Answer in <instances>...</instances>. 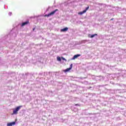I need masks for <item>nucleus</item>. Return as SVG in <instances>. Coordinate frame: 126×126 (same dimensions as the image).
<instances>
[{"instance_id": "obj_25", "label": "nucleus", "mask_w": 126, "mask_h": 126, "mask_svg": "<svg viewBox=\"0 0 126 126\" xmlns=\"http://www.w3.org/2000/svg\"><path fill=\"white\" fill-rule=\"evenodd\" d=\"M69 3H70L68 2V1H67V2H65V3H64V5H66V6H67L69 5Z\"/></svg>"}, {"instance_id": "obj_1", "label": "nucleus", "mask_w": 126, "mask_h": 126, "mask_svg": "<svg viewBox=\"0 0 126 126\" xmlns=\"http://www.w3.org/2000/svg\"><path fill=\"white\" fill-rule=\"evenodd\" d=\"M17 32L16 31V32H15L14 29H13L7 35H5L2 38V40H4L6 42H8V43H11V38L16 37L17 36Z\"/></svg>"}, {"instance_id": "obj_7", "label": "nucleus", "mask_w": 126, "mask_h": 126, "mask_svg": "<svg viewBox=\"0 0 126 126\" xmlns=\"http://www.w3.org/2000/svg\"><path fill=\"white\" fill-rule=\"evenodd\" d=\"M73 65V64L72 63H71L70 65V66L69 68H67L66 69H64L63 70V72H65V73L66 72H68V71H69V70L72 69Z\"/></svg>"}, {"instance_id": "obj_29", "label": "nucleus", "mask_w": 126, "mask_h": 126, "mask_svg": "<svg viewBox=\"0 0 126 126\" xmlns=\"http://www.w3.org/2000/svg\"><path fill=\"white\" fill-rule=\"evenodd\" d=\"M87 41L86 40H82L81 43H86Z\"/></svg>"}, {"instance_id": "obj_9", "label": "nucleus", "mask_w": 126, "mask_h": 126, "mask_svg": "<svg viewBox=\"0 0 126 126\" xmlns=\"http://www.w3.org/2000/svg\"><path fill=\"white\" fill-rule=\"evenodd\" d=\"M28 24H29V21H26L22 23L21 24V27H24V26H25V25H28Z\"/></svg>"}, {"instance_id": "obj_3", "label": "nucleus", "mask_w": 126, "mask_h": 126, "mask_svg": "<svg viewBox=\"0 0 126 126\" xmlns=\"http://www.w3.org/2000/svg\"><path fill=\"white\" fill-rule=\"evenodd\" d=\"M92 78L93 79H95V80H99L100 81H103L105 79V77H102L101 76H94L92 75Z\"/></svg>"}, {"instance_id": "obj_15", "label": "nucleus", "mask_w": 126, "mask_h": 126, "mask_svg": "<svg viewBox=\"0 0 126 126\" xmlns=\"http://www.w3.org/2000/svg\"><path fill=\"white\" fill-rule=\"evenodd\" d=\"M58 89H62L63 88V85L62 84V82H59V83L58 84Z\"/></svg>"}, {"instance_id": "obj_43", "label": "nucleus", "mask_w": 126, "mask_h": 126, "mask_svg": "<svg viewBox=\"0 0 126 126\" xmlns=\"http://www.w3.org/2000/svg\"><path fill=\"white\" fill-rule=\"evenodd\" d=\"M103 89H105V88H103Z\"/></svg>"}, {"instance_id": "obj_35", "label": "nucleus", "mask_w": 126, "mask_h": 126, "mask_svg": "<svg viewBox=\"0 0 126 126\" xmlns=\"http://www.w3.org/2000/svg\"><path fill=\"white\" fill-rule=\"evenodd\" d=\"M114 18H112V19L110 20V21H112L114 20Z\"/></svg>"}, {"instance_id": "obj_11", "label": "nucleus", "mask_w": 126, "mask_h": 126, "mask_svg": "<svg viewBox=\"0 0 126 126\" xmlns=\"http://www.w3.org/2000/svg\"><path fill=\"white\" fill-rule=\"evenodd\" d=\"M49 75L50 77L52 76V72H44V76H47Z\"/></svg>"}, {"instance_id": "obj_6", "label": "nucleus", "mask_w": 126, "mask_h": 126, "mask_svg": "<svg viewBox=\"0 0 126 126\" xmlns=\"http://www.w3.org/2000/svg\"><path fill=\"white\" fill-rule=\"evenodd\" d=\"M16 122H17V119H16L14 122L8 123L7 124V126H15L16 125Z\"/></svg>"}, {"instance_id": "obj_21", "label": "nucleus", "mask_w": 126, "mask_h": 126, "mask_svg": "<svg viewBox=\"0 0 126 126\" xmlns=\"http://www.w3.org/2000/svg\"><path fill=\"white\" fill-rule=\"evenodd\" d=\"M48 94H49V96H53V91H49Z\"/></svg>"}, {"instance_id": "obj_33", "label": "nucleus", "mask_w": 126, "mask_h": 126, "mask_svg": "<svg viewBox=\"0 0 126 126\" xmlns=\"http://www.w3.org/2000/svg\"><path fill=\"white\" fill-rule=\"evenodd\" d=\"M35 28H33L32 29V31H35Z\"/></svg>"}, {"instance_id": "obj_12", "label": "nucleus", "mask_w": 126, "mask_h": 126, "mask_svg": "<svg viewBox=\"0 0 126 126\" xmlns=\"http://www.w3.org/2000/svg\"><path fill=\"white\" fill-rule=\"evenodd\" d=\"M95 36H98V34L95 33L93 34H89L88 37L89 38H94V37H95Z\"/></svg>"}, {"instance_id": "obj_27", "label": "nucleus", "mask_w": 126, "mask_h": 126, "mask_svg": "<svg viewBox=\"0 0 126 126\" xmlns=\"http://www.w3.org/2000/svg\"><path fill=\"white\" fill-rule=\"evenodd\" d=\"M86 78H87V77H80V79H86Z\"/></svg>"}, {"instance_id": "obj_26", "label": "nucleus", "mask_w": 126, "mask_h": 126, "mask_svg": "<svg viewBox=\"0 0 126 126\" xmlns=\"http://www.w3.org/2000/svg\"><path fill=\"white\" fill-rule=\"evenodd\" d=\"M61 60H62L63 61H65V62L67 61L66 59H65V58H63V57H61Z\"/></svg>"}, {"instance_id": "obj_22", "label": "nucleus", "mask_w": 126, "mask_h": 126, "mask_svg": "<svg viewBox=\"0 0 126 126\" xmlns=\"http://www.w3.org/2000/svg\"><path fill=\"white\" fill-rule=\"evenodd\" d=\"M89 9V6H88L85 8V9L84 10V11L86 13V11Z\"/></svg>"}, {"instance_id": "obj_40", "label": "nucleus", "mask_w": 126, "mask_h": 126, "mask_svg": "<svg viewBox=\"0 0 126 126\" xmlns=\"http://www.w3.org/2000/svg\"><path fill=\"white\" fill-rule=\"evenodd\" d=\"M88 94H89V95H91V94H90V93H89Z\"/></svg>"}, {"instance_id": "obj_23", "label": "nucleus", "mask_w": 126, "mask_h": 126, "mask_svg": "<svg viewBox=\"0 0 126 126\" xmlns=\"http://www.w3.org/2000/svg\"><path fill=\"white\" fill-rule=\"evenodd\" d=\"M39 75L42 76L43 75V76H45V72H40L39 73Z\"/></svg>"}, {"instance_id": "obj_24", "label": "nucleus", "mask_w": 126, "mask_h": 126, "mask_svg": "<svg viewBox=\"0 0 126 126\" xmlns=\"http://www.w3.org/2000/svg\"><path fill=\"white\" fill-rule=\"evenodd\" d=\"M71 101H72V102H75V101H76V97H72Z\"/></svg>"}, {"instance_id": "obj_38", "label": "nucleus", "mask_w": 126, "mask_h": 126, "mask_svg": "<svg viewBox=\"0 0 126 126\" xmlns=\"http://www.w3.org/2000/svg\"><path fill=\"white\" fill-rule=\"evenodd\" d=\"M100 68V70H101V69H102V68H101V67H99Z\"/></svg>"}, {"instance_id": "obj_32", "label": "nucleus", "mask_w": 126, "mask_h": 126, "mask_svg": "<svg viewBox=\"0 0 126 126\" xmlns=\"http://www.w3.org/2000/svg\"><path fill=\"white\" fill-rule=\"evenodd\" d=\"M84 83H86V84H88V82L85 81Z\"/></svg>"}, {"instance_id": "obj_44", "label": "nucleus", "mask_w": 126, "mask_h": 126, "mask_svg": "<svg viewBox=\"0 0 126 126\" xmlns=\"http://www.w3.org/2000/svg\"><path fill=\"white\" fill-rule=\"evenodd\" d=\"M95 83V82H94V83Z\"/></svg>"}, {"instance_id": "obj_18", "label": "nucleus", "mask_w": 126, "mask_h": 126, "mask_svg": "<svg viewBox=\"0 0 126 126\" xmlns=\"http://www.w3.org/2000/svg\"><path fill=\"white\" fill-rule=\"evenodd\" d=\"M84 13H86L84 11V10L82 11L79 12L78 14L79 15H82V14H84Z\"/></svg>"}, {"instance_id": "obj_30", "label": "nucleus", "mask_w": 126, "mask_h": 126, "mask_svg": "<svg viewBox=\"0 0 126 126\" xmlns=\"http://www.w3.org/2000/svg\"><path fill=\"white\" fill-rule=\"evenodd\" d=\"M49 9H50V6H49V7L46 9V12H47V11H49Z\"/></svg>"}, {"instance_id": "obj_10", "label": "nucleus", "mask_w": 126, "mask_h": 126, "mask_svg": "<svg viewBox=\"0 0 126 126\" xmlns=\"http://www.w3.org/2000/svg\"><path fill=\"white\" fill-rule=\"evenodd\" d=\"M116 79L118 81H122V80L124 79V75H120V76H117Z\"/></svg>"}, {"instance_id": "obj_17", "label": "nucleus", "mask_w": 126, "mask_h": 126, "mask_svg": "<svg viewBox=\"0 0 126 126\" xmlns=\"http://www.w3.org/2000/svg\"><path fill=\"white\" fill-rule=\"evenodd\" d=\"M9 74H10L12 76H15L16 73L15 72H11L9 73Z\"/></svg>"}, {"instance_id": "obj_31", "label": "nucleus", "mask_w": 126, "mask_h": 126, "mask_svg": "<svg viewBox=\"0 0 126 126\" xmlns=\"http://www.w3.org/2000/svg\"><path fill=\"white\" fill-rule=\"evenodd\" d=\"M12 14V13L9 12L8 13V15H9V16H11V15Z\"/></svg>"}, {"instance_id": "obj_13", "label": "nucleus", "mask_w": 126, "mask_h": 126, "mask_svg": "<svg viewBox=\"0 0 126 126\" xmlns=\"http://www.w3.org/2000/svg\"><path fill=\"white\" fill-rule=\"evenodd\" d=\"M20 76L21 77V78H23V79L25 80V79H27L28 78H26V75H25V74H20Z\"/></svg>"}, {"instance_id": "obj_37", "label": "nucleus", "mask_w": 126, "mask_h": 126, "mask_svg": "<svg viewBox=\"0 0 126 126\" xmlns=\"http://www.w3.org/2000/svg\"><path fill=\"white\" fill-rule=\"evenodd\" d=\"M31 45H32V46H34V43H32Z\"/></svg>"}, {"instance_id": "obj_16", "label": "nucleus", "mask_w": 126, "mask_h": 126, "mask_svg": "<svg viewBox=\"0 0 126 126\" xmlns=\"http://www.w3.org/2000/svg\"><path fill=\"white\" fill-rule=\"evenodd\" d=\"M111 69H112V70H113V71H116L117 69H118V68H116L115 66H111L110 67Z\"/></svg>"}, {"instance_id": "obj_4", "label": "nucleus", "mask_w": 126, "mask_h": 126, "mask_svg": "<svg viewBox=\"0 0 126 126\" xmlns=\"http://www.w3.org/2000/svg\"><path fill=\"white\" fill-rule=\"evenodd\" d=\"M22 108V105L17 106L15 109L13 110V113L12 115H17L18 114V112L19 110Z\"/></svg>"}, {"instance_id": "obj_36", "label": "nucleus", "mask_w": 126, "mask_h": 126, "mask_svg": "<svg viewBox=\"0 0 126 126\" xmlns=\"http://www.w3.org/2000/svg\"><path fill=\"white\" fill-rule=\"evenodd\" d=\"M98 5H102V4H101V3H98Z\"/></svg>"}, {"instance_id": "obj_5", "label": "nucleus", "mask_w": 126, "mask_h": 126, "mask_svg": "<svg viewBox=\"0 0 126 126\" xmlns=\"http://www.w3.org/2000/svg\"><path fill=\"white\" fill-rule=\"evenodd\" d=\"M59 9H56L53 11H52L51 12L47 14H45L44 15V17H50V16H52V15H54V14H55L56 13V12H57V11H58Z\"/></svg>"}, {"instance_id": "obj_34", "label": "nucleus", "mask_w": 126, "mask_h": 126, "mask_svg": "<svg viewBox=\"0 0 126 126\" xmlns=\"http://www.w3.org/2000/svg\"><path fill=\"white\" fill-rule=\"evenodd\" d=\"M75 106H79V105L78 104H75Z\"/></svg>"}, {"instance_id": "obj_28", "label": "nucleus", "mask_w": 126, "mask_h": 126, "mask_svg": "<svg viewBox=\"0 0 126 126\" xmlns=\"http://www.w3.org/2000/svg\"><path fill=\"white\" fill-rule=\"evenodd\" d=\"M77 1L76 0H73L72 1L70 2V3H71V4H73V3H74V2H76Z\"/></svg>"}, {"instance_id": "obj_19", "label": "nucleus", "mask_w": 126, "mask_h": 126, "mask_svg": "<svg viewBox=\"0 0 126 126\" xmlns=\"http://www.w3.org/2000/svg\"><path fill=\"white\" fill-rule=\"evenodd\" d=\"M108 91L111 93L112 94H115V90H108Z\"/></svg>"}, {"instance_id": "obj_41", "label": "nucleus", "mask_w": 126, "mask_h": 126, "mask_svg": "<svg viewBox=\"0 0 126 126\" xmlns=\"http://www.w3.org/2000/svg\"><path fill=\"white\" fill-rule=\"evenodd\" d=\"M38 45L40 46V44H37V45H36V46H38Z\"/></svg>"}, {"instance_id": "obj_2", "label": "nucleus", "mask_w": 126, "mask_h": 126, "mask_svg": "<svg viewBox=\"0 0 126 126\" xmlns=\"http://www.w3.org/2000/svg\"><path fill=\"white\" fill-rule=\"evenodd\" d=\"M25 75L26 76V78H29V79H31V81H33V80L35 79V77H34V74L25 73Z\"/></svg>"}, {"instance_id": "obj_20", "label": "nucleus", "mask_w": 126, "mask_h": 126, "mask_svg": "<svg viewBox=\"0 0 126 126\" xmlns=\"http://www.w3.org/2000/svg\"><path fill=\"white\" fill-rule=\"evenodd\" d=\"M57 60L58 62H62V57H60L59 56H58L57 57Z\"/></svg>"}, {"instance_id": "obj_8", "label": "nucleus", "mask_w": 126, "mask_h": 126, "mask_svg": "<svg viewBox=\"0 0 126 126\" xmlns=\"http://www.w3.org/2000/svg\"><path fill=\"white\" fill-rule=\"evenodd\" d=\"M81 56V54H76L73 56V57L70 59L71 61H74V60L77 59V58H79V57H80Z\"/></svg>"}, {"instance_id": "obj_39", "label": "nucleus", "mask_w": 126, "mask_h": 126, "mask_svg": "<svg viewBox=\"0 0 126 126\" xmlns=\"http://www.w3.org/2000/svg\"><path fill=\"white\" fill-rule=\"evenodd\" d=\"M91 88H92V87H89V89H91Z\"/></svg>"}, {"instance_id": "obj_42", "label": "nucleus", "mask_w": 126, "mask_h": 126, "mask_svg": "<svg viewBox=\"0 0 126 126\" xmlns=\"http://www.w3.org/2000/svg\"><path fill=\"white\" fill-rule=\"evenodd\" d=\"M4 8H5V5L4 6Z\"/></svg>"}, {"instance_id": "obj_14", "label": "nucleus", "mask_w": 126, "mask_h": 126, "mask_svg": "<svg viewBox=\"0 0 126 126\" xmlns=\"http://www.w3.org/2000/svg\"><path fill=\"white\" fill-rule=\"evenodd\" d=\"M68 28L65 27L61 30V32H66L67 31H68Z\"/></svg>"}]
</instances>
